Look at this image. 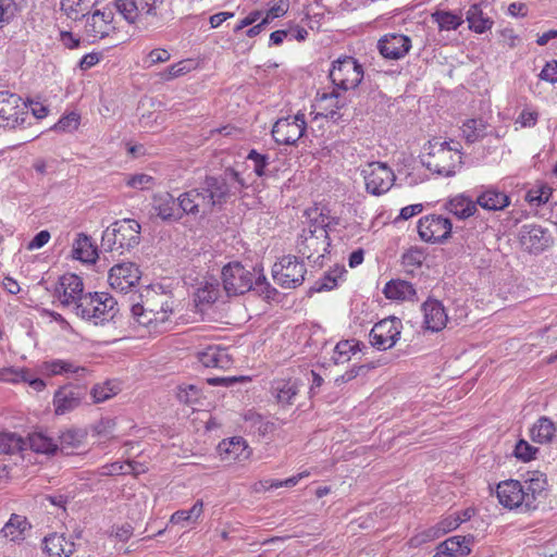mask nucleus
I'll return each mask as SVG.
<instances>
[{
    "mask_svg": "<svg viewBox=\"0 0 557 557\" xmlns=\"http://www.w3.org/2000/svg\"><path fill=\"white\" fill-rule=\"evenodd\" d=\"M227 194V185L223 180L208 176L197 188L183 193L178 197L183 214L206 216L213 208L221 205Z\"/></svg>",
    "mask_w": 557,
    "mask_h": 557,
    "instance_id": "f257e3e1",
    "label": "nucleus"
},
{
    "mask_svg": "<svg viewBox=\"0 0 557 557\" xmlns=\"http://www.w3.org/2000/svg\"><path fill=\"white\" fill-rule=\"evenodd\" d=\"M173 301L166 294L148 290L143 302L134 301L131 312L134 321L149 332H164L173 312Z\"/></svg>",
    "mask_w": 557,
    "mask_h": 557,
    "instance_id": "f03ea898",
    "label": "nucleus"
},
{
    "mask_svg": "<svg viewBox=\"0 0 557 557\" xmlns=\"http://www.w3.org/2000/svg\"><path fill=\"white\" fill-rule=\"evenodd\" d=\"M329 226L330 218L320 213L318 218L310 220L309 225L302 230L297 242L298 253L319 267L322 265L319 260L324 258L331 246Z\"/></svg>",
    "mask_w": 557,
    "mask_h": 557,
    "instance_id": "7ed1b4c3",
    "label": "nucleus"
},
{
    "mask_svg": "<svg viewBox=\"0 0 557 557\" xmlns=\"http://www.w3.org/2000/svg\"><path fill=\"white\" fill-rule=\"evenodd\" d=\"M115 8L127 23L144 29L160 25L165 15L164 0H116Z\"/></svg>",
    "mask_w": 557,
    "mask_h": 557,
    "instance_id": "20e7f679",
    "label": "nucleus"
},
{
    "mask_svg": "<svg viewBox=\"0 0 557 557\" xmlns=\"http://www.w3.org/2000/svg\"><path fill=\"white\" fill-rule=\"evenodd\" d=\"M429 151L423 157L422 163L430 171L443 175L453 176L461 164V145L459 143L442 141L434 138L429 141Z\"/></svg>",
    "mask_w": 557,
    "mask_h": 557,
    "instance_id": "39448f33",
    "label": "nucleus"
},
{
    "mask_svg": "<svg viewBox=\"0 0 557 557\" xmlns=\"http://www.w3.org/2000/svg\"><path fill=\"white\" fill-rule=\"evenodd\" d=\"M140 242V224L134 219L115 221L108 226L101 238V247L106 251L122 255L135 248Z\"/></svg>",
    "mask_w": 557,
    "mask_h": 557,
    "instance_id": "423d86ee",
    "label": "nucleus"
},
{
    "mask_svg": "<svg viewBox=\"0 0 557 557\" xmlns=\"http://www.w3.org/2000/svg\"><path fill=\"white\" fill-rule=\"evenodd\" d=\"M361 64L352 57H344L333 62L330 78L335 87L342 90L356 88L362 81Z\"/></svg>",
    "mask_w": 557,
    "mask_h": 557,
    "instance_id": "0eeeda50",
    "label": "nucleus"
},
{
    "mask_svg": "<svg viewBox=\"0 0 557 557\" xmlns=\"http://www.w3.org/2000/svg\"><path fill=\"white\" fill-rule=\"evenodd\" d=\"M307 121L304 113L278 119L272 127V136L278 145H295L305 134Z\"/></svg>",
    "mask_w": 557,
    "mask_h": 557,
    "instance_id": "6e6552de",
    "label": "nucleus"
},
{
    "mask_svg": "<svg viewBox=\"0 0 557 557\" xmlns=\"http://www.w3.org/2000/svg\"><path fill=\"white\" fill-rule=\"evenodd\" d=\"M274 281L284 288H295L302 284L305 265L295 256H284L273 265Z\"/></svg>",
    "mask_w": 557,
    "mask_h": 557,
    "instance_id": "1a4fd4ad",
    "label": "nucleus"
},
{
    "mask_svg": "<svg viewBox=\"0 0 557 557\" xmlns=\"http://www.w3.org/2000/svg\"><path fill=\"white\" fill-rule=\"evenodd\" d=\"M88 388L85 384H65L53 395L54 412L58 416L66 414L78 408L87 398Z\"/></svg>",
    "mask_w": 557,
    "mask_h": 557,
    "instance_id": "9d476101",
    "label": "nucleus"
},
{
    "mask_svg": "<svg viewBox=\"0 0 557 557\" xmlns=\"http://www.w3.org/2000/svg\"><path fill=\"white\" fill-rule=\"evenodd\" d=\"M362 175L367 191L379 196L391 189L395 182V174L385 163L372 162L363 170Z\"/></svg>",
    "mask_w": 557,
    "mask_h": 557,
    "instance_id": "9b49d317",
    "label": "nucleus"
},
{
    "mask_svg": "<svg viewBox=\"0 0 557 557\" xmlns=\"http://www.w3.org/2000/svg\"><path fill=\"white\" fill-rule=\"evenodd\" d=\"M401 321L398 318L389 317L375 323L370 331V343L379 350L392 348L400 337Z\"/></svg>",
    "mask_w": 557,
    "mask_h": 557,
    "instance_id": "f8f14e48",
    "label": "nucleus"
},
{
    "mask_svg": "<svg viewBox=\"0 0 557 557\" xmlns=\"http://www.w3.org/2000/svg\"><path fill=\"white\" fill-rule=\"evenodd\" d=\"M451 227L448 218L437 214L425 215L418 222L419 236L426 243H443L450 237Z\"/></svg>",
    "mask_w": 557,
    "mask_h": 557,
    "instance_id": "ddd939ff",
    "label": "nucleus"
},
{
    "mask_svg": "<svg viewBox=\"0 0 557 557\" xmlns=\"http://www.w3.org/2000/svg\"><path fill=\"white\" fill-rule=\"evenodd\" d=\"M519 240L523 249L539 255L554 244L552 233L537 224H524L519 231Z\"/></svg>",
    "mask_w": 557,
    "mask_h": 557,
    "instance_id": "4468645a",
    "label": "nucleus"
},
{
    "mask_svg": "<svg viewBox=\"0 0 557 557\" xmlns=\"http://www.w3.org/2000/svg\"><path fill=\"white\" fill-rule=\"evenodd\" d=\"M496 496L499 504L505 508L515 509L524 507L531 509V500L525 495V486L517 480H507L498 483L496 487Z\"/></svg>",
    "mask_w": 557,
    "mask_h": 557,
    "instance_id": "2eb2a0df",
    "label": "nucleus"
},
{
    "mask_svg": "<svg viewBox=\"0 0 557 557\" xmlns=\"http://www.w3.org/2000/svg\"><path fill=\"white\" fill-rule=\"evenodd\" d=\"M140 276L141 273L138 267L133 262H127L112 267L108 281L113 289L120 293H127L138 284Z\"/></svg>",
    "mask_w": 557,
    "mask_h": 557,
    "instance_id": "dca6fc26",
    "label": "nucleus"
},
{
    "mask_svg": "<svg viewBox=\"0 0 557 557\" xmlns=\"http://www.w3.org/2000/svg\"><path fill=\"white\" fill-rule=\"evenodd\" d=\"M23 110L20 96L8 91L0 92V127L14 128L23 123L24 117L21 116L24 114Z\"/></svg>",
    "mask_w": 557,
    "mask_h": 557,
    "instance_id": "f3484780",
    "label": "nucleus"
},
{
    "mask_svg": "<svg viewBox=\"0 0 557 557\" xmlns=\"http://www.w3.org/2000/svg\"><path fill=\"white\" fill-rule=\"evenodd\" d=\"M84 284L82 278L73 273L62 275L55 286L54 296L63 307L71 308L83 296Z\"/></svg>",
    "mask_w": 557,
    "mask_h": 557,
    "instance_id": "a211bd4d",
    "label": "nucleus"
},
{
    "mask_svg": "<svg viewBox=\"0 0 557 557\" xmlns=\"http://www.w3.org/2000/svg\"><path fill=\"white\" fill-rule=\"evenodd\" d=\"M411 48V39L403 34H387L377 42V49L385 59L404 58Z\"/></svg>",
    "mask_w": 557,
    "mask_h": 557,
    "instance_id": "6ab92c4d",
    "label": "nucleus"
},
{
    "mask_svg": "<svg viewBox=\"0 0 557 557\" xmlns=\"http://www.w3.org/2000/svg\"><path fill=\"white\" fill-rule=\"evenodd\" d=\"M113 13L111 11L96 10L87 17L85 24V34L92 40L107 37L114 28L112 26Z\"/></svg>",
    "mask_w": 557,
    "mask_h": 557,
    "instance_id": "aec40b11",
    "label": "nucleus"
},
{
    "mask_svg": "<svg viewBox=\"0 0 557 557\" xmlns=\"http://www.w3.org/2000/svg\"><path fill=\"white\" fill-rule=\"evenodd\" d=\"M223 287L227 296L244 294V265L239 261L230 262L222 270Z\"/></svg>",
    "mask_w": 557,
    "mask_h": 557,
    "instance_id": "412c9836",
    "label": "nucleus"
},
{
    "mask_svg": "<svg viewBox=\"0 0 557 557\" xmlns=\"http://www.w3.org/2000/svg\"><path fill=\"white\" fill-rule=\"evenodd\" d=\"M152 209L163 221L178 220L183 216L178 198L175 199L170 193L156 195L152 199Z\"/></svg>",
    "mask_w": 557,
    "mask_h": 557,
    "instance_id": "4be33fe9",
    "label": "nucleus"
},
{
    "mask_svg": "<svg viewBox=\"0 0 557 557\" xmlns=\"http://www.w3.org/2000/svg\"><path fill=\"white\" fill-rule=\"evenodd\" d=\"M198 360L206 368L226 370L233 364V356L227 348L219 346H209L198 352Z\"/></svg>",
    "mask_w": 557,
    "mask_h": 557,
    "instance_id": "5701e85b",
    "label": "nucleus"
},
{
    "mask_svg": "<svg viewBox=\"0 0 557 557\" xmlns=\"http://www.w3.org/2000/svg\"><path fill=\"white\" fill-rule=\"evenodd\" d=\"M92 309L95 314L91 317L90 322H94L95 325L112 321L119 312L117 301L106 293H96Z\"/></svg>",
    "mask_w": 557,
    "mask_h": 557,
    "instance_id": "b1692460",
    "label": "nucleus"
},
{
    "mask_svg": "<svg viewBox=\"0 0 557 557\" xmlns=\"http://www.w3.org/2000/svg\"><path fill=\"white\" fill-rule=\"evenodd\" d=\"M422 311L424 314V325L426 330L438 332L445 327L448 317L441 301L436 299H428L422 305Z\"/></svg>",
    "mask_w": 557,
    "mask_h": 557,
    "instance_id": "393cba45",
    "label": "nucleus"
},
{
    "mask_svg": "<svg viewBox=\"0 0 557 557\" xmlns=\"http://www.w3.org/2000/svg\"><path fill=\"white\" fill-rule=\"evenodd\" d=\"M471 542L465 536H451L438 544L433 557H466L471 553Z\"/></svg>",
    "mask_w": 557,
    "mask_h": 557,
    "instance_id": "a878e982",
    "label": "nucleus"
},
{
    "mask_svg": "<svg viewBox=\"0 0 557 557\" xmlns=\"http://www.w3.org/2000/svg\"><path fill=\"white\" fill-rule=\"evenodd\" d=\"M44 549L50 557H70L75 550V544L64 534H51L44 540Z\"/></svg>",
    "mask_w": 557,
    "mask_h": 557,
    "instance_id": "bb28decb",
    "label": "nucleus"
},
{
    "mask_svg": "<svg viewBox=\"0 0 557 557\" xmlns=\"http://www.w3.org/2000/svg\"><path fill=\"white\" fill-rule=\"evenodd\" d=\"M476 206L484 210L499 211L509 206V197L495 188H487L478 195L475 199Z\"/></svg>",
    "mask_w": 557,
    "mask_h": 557,
    "instance_id": "cd10ccee",
    "label": "nucleus"
},
{
    "mask_svg": "<svg viewBox=\"0 0 557 557\" xmlns=\"http://www.w3.org/2000/svg\"><path fill=\"white\" fill-rule=\"evenodd\" d=\"M298 392L299 385L296 380H276L272 384V393L282 406L292 405Z\"/></svg>",
    "mask_w": 557,
    "mask_h": 557,
    "instance_id": "c85d7f7f",
    "label": "nucleus"
},
{
    "mask_svg": "<svg viewBox=\"0 0 557 557\" xmlns=\"http://www.w3.org/2000/svg\"><path fill=\"white\" fill-rule=\"evenodd\" d=\"M383 293L386 298L394 300H413L416 289L413 285L403 280H392L386 283Z\"/></svg>",
    "mask_w": 557,
    "mask_h": 557,
    "instance_id": "c756f323",
    "label": "nucleus"
},
{
    "mask_svg": "<svg viewBox=\"0 0 557 557\" xmlns=\"http://www.w3.org/2000/svg\"><path fill=\"white\" fill-rule=\"evenodd\" d=\"M96 3L97 0H61V10L69 18L78 21L86 17Z\"/></svg>",
    "mask_w": 557,
    "mask_h": 557,
    "instance_id": "7c9ffc66",
    "label": "nucleus"
},
{
    "mask_svg": "<svg viewBox=\"0 0 557 557\" xmlns=\"http://www.w3.org/2000/svg\"><path fill=\"white\" fill-rule=\"evenodd\" d=\"M446 207L458 219H468L478 211L476 202L465 195L451 198Z\"/></svg>",
    "mask_w": 557,
    "mask_h": 557,
    "instance_id": "2f4dec72",
    "label": "nucleus"
},
{
    "mask_svg": "<svg viewBox=\"0 0 557 557\" xmlns=\"http://www.w3.org/2000/svg\"><path fill=\"white\" fill-rule=\"evenodd\" d=\"M29 528L30 524L25 517L13 513L1 529L0 536L13 542L18 541L23 539L24 532Z\"/></svg>",
    "mask_w": 557,
    "mask_h": 557,
    "instance_id": "473e14b6",
    "label": "nucleus"
},
{
    "mask_svg": "<svg viewBox=\"0 0 557 557\" xmlns=\"http://www.w3.org/2000/svg\"><path fill=\"white\" fill-rule=\"evenodd\" d=\"M555 425L550 419L542 417L531 428L530 436L531 440L535 443L546 444L552 442L555 435Z\"/></svg>",
    "mask_w": 557,
    "mask_h": 557,
    "instance_id": "72a5a7b5",
    "label": "nucleus"
},
{
    "mask_svg": "<svg viewBox=\"0 0 557 557\" xmlns=\"http://www.w3.org/2000/svg\"><path fill=\"white\" fill-rule=\"evenodd\" d=\"M467 21L469 23V28L478 34H482L490 29L494 22L486 16L480 4H472L467 12Z\"/></svg>",
    "mask_w": 557,
    "mask_h": 557,
    "instance_id": "f704fd0d",
    "label": "nucleus"
},
{
    "mask_svg": "<svg viewBox=\"0 0 557 557\" xmlns=\"http://www.w3.org/2000/svg\"><path fill=\"white\" fill-rule=\"evenodd\" d=\"M73 257L83 262H95L97 259V249L94 247L91 239L79 234L73 245Z\"/></svg>",
    "mask_w": 557,
    "mask_h": 557,
    "instance_id": "c9c22d12",
    "label": "nucleus"
},
{
    "mask_svg": "<svg viewBox=\"0 0 557 557\" xmlns=\"http://www.w3.org/2000/svg\"><path fill=\"white\" fill-rule=\"evenodd\" d=\"M26 446H29L30 449L36 453L47 455L54 454L59 448L58 444L51 437H48L41 432L30 434L26 441Z\"/></svg>",
    "mask_w": 557,
    "mask_h": 557,
    "instance_id": "e433bc0d",
    "label": "nucleus"
},
{
    "mask_svg": "<svg viewBox=\"0 0 557 557\" xmlns=\"http://www.w3.org/2000/svg\"><path fill=\"white\" fill-rule=\"evenodd\" d=\"M218 450L223 460H235L244 453L243 438L240 436L225 438L218 445Z\"/></svg>",
    "mask_w": 557,
    "mask_h": 557,
    "instance_id": "4c0bfd02",
    "label": "nucleus"
},
{
    "mask_svg": "<svg viewBox=\"0 0 557 557\" xmlns=\"http://www.w3.org/2000/svg\"><path fill=\"white\" fill-rule=\"evenodd\" d=\"M26 448V440L11 432L0 433V453L13 455Z\"/></svg>",
    "mask_w": 557,
    "mask_h": 557,
    "instance_id": "58836bf2",
    "label": "nucleus"
},
{
    "mask_svg": "<svg viewBox=\"0 0 557 557\" xmlns=\"http://www.w3.org/2000/svg\"><path fill=\"white\" fill-rule=\"evenodd\" d=\"M525 495L530 497L531 508H535V500L539 495H541L547 486V479L544 473L533 472L531 478L525 481Z\"/></svg>",
    "mask_w": 557,
    "mask_h": 557,
    "instance_id": "ea45409f",
    "label": "nucleus"
},
{
    "mask_svg": "<svg viewBox=\"0 0 557 557\" xmlns=\"http://www.w3.org/2000/svg\"><path fill=\"white\" fill-rule=\"evenodd\" d=\"M96 293L83 294L71 307L72 311L83 320L91 321L95 314L92 307L95 306Z\"/></svg>",
    "mask_w": 557,
    "mask_h": 557,
    "instance_id": "a19ab883",
    "label": "nucleus"
},
{
    "mask_svg": "<svg viewBox=\"0 0 557 557\" xmlns=\"http://www.w3.org/2000/svg\"><path fill=\"white\" fill-rule=\"evenodd\" d=\"M486 124L482 119H470L462 125V134L468 144H473L485 136Z\"/></svg>",
    "mask_w": 557,
    "mask_h": 557,
    "instance_id": "79ce46f5",
    "label": "nucleus"
},
{
    "mask_svg": "<svg viewBox=\"0 0 557 557\" xmlns=\"http://www.w3.org/2000/svg\"><path fill=\"white\" fill-rule=\"evenodd\" d=\"M218 285L214 283H206L203 286L197 288L194 301L196 307L202 310L205 306L213 304L218 299Z\"/></svg>",
    "mask_w": 557,
    "mask_h": 557,
    "instance_id": "37998d69",
    "label": "nucleus"
},
{
    "mask_svg": "<svg viewBox=\"0 0 557 557\" xmlns=\"http://www.w3.org/2000/svg\"><path fill=\"white\" fill-rule=\"evenodd\" d=\"M345 273L346 270L343 267L334 268L333 270L326 272L320 281L315 282L312 290L320 293L334 289L338 284V280H341Z\"/></svg>",
    "mask_w": 557,
    "mask_h": 557,
    "instance_id": "c03bdc74",
    "label": "nucleus"
},
{
    "mask_svg": "<svg viewBox=\"0 0 557 557\" xmlns=\"http://www.w3.org/2000/svg\"><path fill=\"white\" fill-rule=\"evenodd\" d=\"M246 423H249V431L252 435H258L259 437H263L270 432L273 431L274 424L264 420L258 413L249 412L246 413Z\"/></svg>",
    "mask_w": 557,
    "mask_h": 557,
    "instance_id": "a18cd8bd",
    "label": "nucleus"
},
{
    "mask_svg": "<svg viewBox=\"0 0 557 557\" xmlns=\"http://www.w3.org/2000/svg\"><path fill=\"white\" fill-rule=\"evenodd\" d=\"M85 435V432L81 430H66L60 434L58 446L61 449V451L70 454L67 449L78 447L83 443Z\"/></svg>",
    "mask_w": 557,
    "mask_h": 557,
    "instance_id": "49530a36",
    "label": "nucleus"
},
{
    "mask_svg": "<svg viewBox=\"0 0 557 557\" xmlns=\"http://www.w3.org/2000/svg\"><path fill=\"white\" fill-rule=\"evenodd\" d=\"M433 21L438 24L440 29H457L462 24V18L449 11L437 10L432 14Z\"/></svg>",
    "mask_w": 557,
    "mask_h": 557,
    "instance_id": "de8ad7c7",
    "label": "nucleus"
},
{
    "mask_svg": "<svg viewBox=\"0 0 557 557\" xmlns=\"http://www.w3.org/2000/svg\"><path fill=\"white\" fill-rule=\"evenodd\" d=\"M177 399L185 405L197 404L201 398V389L195 384H182L176 388Z\"/></svg>",
    "mask_w": 557,
    "mask_h": 557,
    "instance_id": "09e8293b",
    "label": "nucleus"
},
{
    "mask_svg": "<svg viewBox=\"0 0 557 557\" xmlns=\"http://www.w3.org/2000/svg\"><path fill=\"white\" fill-rule=\"evenodd\" d=\"M358 342L342 341L337 343L334 349L333 360L336 364L349 361L350 355H354L359 349Z\"/></svg>",
    "mask_w": 557,
    "mask_h": 557,
    "instance_id": "8fccbe9b",
    "label": "nucleus"
},
{
    "mask_svg": "<svg viewBox=\"0 0 557 557\" xmlns=\"http://www.w3.org/2000/svg\"><path fill=\"white\" fill-rule=\"evenodd\" d=\"M119 392V387L116 384H114L111 381L106 382L104 384L95 385L90 391V396L92 397V403H102L114 395H116Z\"/></svg>",
    "mask_w": 557,
    "mask_h": 557,
    "instance_id": "3c124183",
    "label": "nucleus"
},
{
    "mask_svg": "<svg viewBox=\"0 0 557 557\" xmlns=\"http://www.w3.org/2000/svg\"><path fill=\"white\" fill-rule=\"evenodd\" d=\"M246 168L252 166L253 172L258 176H262L264 174V170L269 164V156L267 153H260L255 149H251L246 156Z\"/></svg>",
    "mask_w": 557,
    "mask_h": 557,
    "instance_id": "603ef678",
    "label": "nucleus"
},
{
    "mask_svg": "<svg viewBox=\"0 0 557 557\" xmlns=\"http://www.w3.org/2000/svg\"><path fill=\"white\" fill-rule=\"evenodd\" d=\"M274 289L270 288V285L265 282V277L263 275H259L255 284H250L248 288L246 289V293L249 294V297L251 296H262L265 299H270Z\"/></svg>",
    "mask_w": 557,
    "mask_h": 557,
    "instance_id": "864d4df0",
    "label": "nucleus"
},
{
    "mask_svg": "<svg viewBox=\"0 0 557 557\" xmlns=\"http://www.w3.org/2000/svg\"><path fill=\"white\" fill-rule=\"evenodd\" d=\"M552 195V189L547 186H542L535 190H529L525 196V200L532 205L540 207L543 203H546Z\"/></svg>",
    "mask_w": 557,
    "mask_h": 557,
    "instance_id": "5fc2aeb1",
    "label": "nucleus"
},
{
    "mask_svg": "<svg viewBox=\"0 0 557 557\" xmlns=\"http://www.w3.org/2000/svg\"><path fill=\"white\" fill-rule=\"evenodd\" d=\"M441 537L435 527H431L424 531H421L413 535L409 540L410 547H419L428 542L434 541L436 539Z\"/></svg>",
    "mask_w": 557,
    "mask_h": 557,
    "instance_id": "6e6d98bb",
    "label": "nucleus"
},
{
    "mask_svg": "<svg viewBox=\"0 0 557 557\" xmlns=\"http://www.w3.org/2000/svg\"><path fill=\"white\" fill-rule=\"evenodd\" d=\"M537 451L536 447L524 440H520L515 447V456L524 462L534 459Z\"/></svg>",
    "mask_w": 557,
    "mask_h": 557,
    "instance_id": "4d7b16f0",
    "label": "nucleus"
},
{
    "mask_svg": "<svg viewBox=\"0 0 557 557\" xmlns=\"http://www.w3.org/2000/svg\"><path fill=\"white\" fill-rule=\"evenodd\" d=\"M153 177L148 174H135L127 180V185L132 188L148 189L153 185Z\"/></svg>",
    "mask_w": 557,
    "mask_h": 557,
    "instance_id": "13d9d810",
    "label": "nucleus"
},
{
    "mask_svg": "<svg viewBox=\"0 0 557 557\" xmlns=\"http://www.w3.org/2000/svg\"><path fill=\"white\" fill-rule=\"evenodd\" d=\"M460 525V516H449L441 520L437 524H435V529L437 530L440 536L445 535L446 533L457 529Z\"/></svg>",
    "mask_w": 557,
    "mask_h": 557,
    "instance_id": "bf43d9fd",
    "label": "nucleus"
},
{
    "mask_svg": "<svg viewBox=\"0 0 557 557\" xmlns=\"http://www.w3.org/2000/svg\"><path fill=\"white\" fill-rule=\"evenodd\" d=\"M539 120V112L534 110L523 109L516 120V124L522 128L533 127Z\"/></svg>",
    "mask_w": 557,
    "mask_h": 557,
    "instance_id": "052dcab7",
    "label": "nucleus"
},
{
    "mask_svg": "<svg viewBox=\"0 0 557 557\" xmlns=\"http://www.w3.org/2000/svg\"><path fill=\"white\" fill-rule=\"evenodd\" d=\"M79 124V115L75 112L61 117L55 124L54 128L63 132H71L76 129Z\"/></svg>",
    "mask_w": 557,
    "mask_h": 557,
    "instance_id": "680f3d73",
    "label": "nucleus"
},
{
    "mask_svg": "<svg viewBox=\"0 0 557 557\" xmlns=\"http://www.w3.org/2000/svg\"><path fill=\"white\" fill-rule=\"evenodd\" d=\"M15 10L14 0H0V28L14 16Z\"/></svg>",
    "mask_w": 557,
    "mask_h": 557,
    "instance_id": "e2e57ef3",
    "label": "nucleus"
},
{
    "mask_svg": "<svg viewBox=\"0 0 557 557\" xmlns=\"http://www.w3.org/2000/svg\"><path fill=\"white\" fill-rule=\"evenodd\" d=\"M371 367L369 364L354 366L351 369L346 371L344 374L336 377L335 383L337 385L347 383L356 379L360 373L368 371Z\"/></svg>",
    "mask_w": 557,
    "mask_h": 557,
    "instance_id": "0e129e2a",
    "label": "nucleus"
},
{
    "mask_svg": "<svg viewBox=\"0 0 557 557\" xmlns=\"http://www.w3.org/2000/svg\"><path fill=\"white\" fill-rule=\"evenodd\" d=\"M289 1L288 0H280L275 3L265 14L263 18H268V23L276 17L283 16L288 11Z\"/></svg>",
    "mask_w": 557,
    "mask_h": 557,
    "instance_id": "69168bd1",
    "label": "nucleus"
},
{
    "mask_svg": "<svg viewBox=\"0 0 557 557\" xmlns=\"http://www.w3.org/2000/svg\"><path fill=\"white\" fill-rule=\"evenodd\" d=\"M540 78L552 84H557V60L546 63L540 73Z\"/></svg>",
    "mask_w": 557,
    "mask_h": 557,
    "instance_id": "338daca9",
    "label": "nucleus"
},
{
    "mask_svg": "<svg viewBox=\"0 0 557 557\" xmlns=\"http://www.w3.org/2000/svg\"><path fill=\"white\" fill-rule=\"evenodd\" d=\"M170 57L169 51L165 49H153L148 53L146 62L148 66H151L157 63L166 62Z\"/></svg>",
    "mask_w": 557,
    "mask_h": 557,
    "instance_id": "774afa93",
    "label": "nucleus"
}]
</instances>
